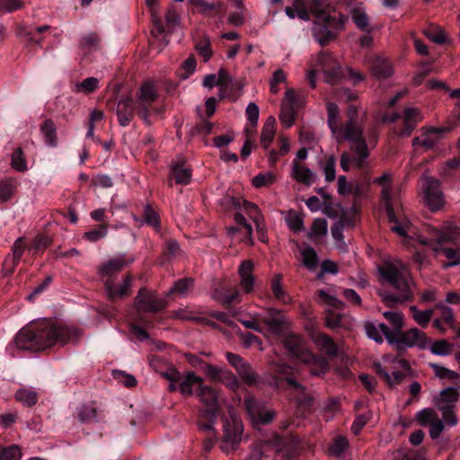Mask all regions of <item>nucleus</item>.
Wrapping results in <instances>:
<instances>
[{
  "label": "nucleus",
  "mask_w": 460,
  "mask_h": 460,
  "mask_svg": "<svg viewBox=\"0 0 460 460\" xmlns=\"http://www.w3.org/2000/svg\"><path fill=\"white\" fill-rule=\"evenodd\" d=\"M81 333L56 320L43 318L22 328L15 336L18 349L33 352L43 351L54 346L63 347L75 341Z\"/></svg>",
  "instance_id": "1"
},
{
  "label": "nucleus",
  "mask_w": 460,
  "mask_h": 460,
  "mask_svg": "<svg viewBox=\"0 0 460 460\" xmlns=\"http://www.w3.org/2000/svg\"><path fill=\"white\" fill-rule=\"evenodd\" d=\"M380 277L397 292L383 291L379 293L382 301L393 308L398 304L411 302L414 294L411 289V278L405 265L399 261H385L378 266Z\"/></svg>",
  "instance_id": "2"
},
{
  "label": "nucleus",
  "mask_w": 460,
  "mask_h": 460,
  "mask_svg": "<svg viewBox=\"0 0 460 460\" xmlns=\"http://www.w3.org/2000/svg\"><path fill=\"white\" fill-rule=\"evenodd\" d=\"M135 261L134 257H127L125 254L110 259L98 267V275L103 283L108 299L114 303L130 295L133 276L127 273L118 279L119 273Z\"/></svg>",
  "instance_id": "3"
},
{
  "label": "nucleus",
  "mask_w": 460,
  "mask_h": 460,
  "mask_svg": "<svg viewBox=\"0 0 460 460\" xmlns=\"http://www.w3.org/2000/svg\"><path fill=\"white\" fill-rule=\"evenodd\" d=\"M158 93L153 82L146 81L137 93V100L131 97L121 98L117 105V117L120 126L129 125L135 116V111L143 121L151 125L150 119L152 104L157 100Z\"/></svg>",
  "instance_id": "4"
},
{
  "label": "nucleus",
  "mask_w": 460,
  "mask_h": 460,
  "mask_svg": "<svg viewBox=\"0 0 460 460\" xmlns=\"http://www.w3.org/2000/svg\"><path fill=\"white\" fill-rule=\"evenodd\" d=\"M310 10L319 28L314 29L318 43L324 47L336 38L337 32L344 29L348 16L336 12L329 0H312Z\"/></svg>",
  "instance_id": "5"
},
{
  "label": "nucleus",
  "mask_w": 460,
  "mask_h": 460,
  "mask_svg": "<svg viewBox=\"0 0 460 460\" xmlns=\"http://www.w3.org/2000/svg\"><path fill=\"white\" fill-rule=\"evenodd\" d=\"M136 303L137 304L136 320L138 323H132L130 331L140 341H145L149 338V335L144 327H153L155 323L162 321L156 314L162 312L167 306V301L164 298L155 297L146 288H141L136 297Z\"/></svg>",
  "instance_id": "6"
},
{
  "label": "nucleus",
  "mask_w": 460,
  "mask_h": 460,
  "mask_svg": "<svg viewBox=\"0 0 460 460\" xmlns=\"http://www.w3.org/2000/svg\"><path fill=\"white\" fill-rule=\"evenodd\" d=\"M375 182L383 186L381 199L385 204L389 223L394 224L391 226L392 231L402 237H407L411 224L400 211V208H402L401 203L393 196L391 175L385 173L381 177L376 178Z\"/></svg>",
  "instance_id": "7"
},
{
  "label": "nucleus",
  "mask_w": 460,
  "mask_h": 460,
  "mask_svg": "<svg viewBox=\"0 0 460 460\" xmlns=\"http://www.w3.org/2000/svg\"><path fill=\"white\" fill-rule=\"evenodd\" d=\"M352 128L351 121H349L345 137L340 138V137H337L338 143L344 140L351 143L350 151L352 155L344 151L341 155V167L344 172H349L351 164L358 170L364 169L367 164V160L370 155L364 131H356Z\"/></svg>",
  "instance_id": "8"
},
{
  "label": "nucleus",
  "mask_w": 460,
  "mask_h": 460,
  "mask_svg": "<svg viewBox=\"0 0 460 460\" xmlns=\"http://www.w3.org/2000/svg\"><path fill=\"white\" fill-rule=\"evenodd\" d=\"M460 238V228L455 226H447L444 231L436 230L437 246L434 251L439 256H444L443 269H448L460 264V248L455 245Z\"/></svg>",
  "instance_id": "9"
},
{
  "label": "nucleus",
  "mask_w": 460,
  "mask_h": 460,
  "mask_svg": "<svg viewBox=\"0 0 460 460\" xmlns=\"http://www.w3.org/2000/svg\"><path fill=\"white\" fill-rule=\"evenodd\" d=\"M327 113H328V127L331 129L332 135L344 138L347 127L349 121H351L352 128L356 131H364L363 127L359 123L358 107L354 104H350L347 110V121L344 125H340V109L339 106L334 103L327 102Z\"/></svg>",
  "instance_id": "10"
},
{
  "label": "nucleus",
  "mask_w": 460,
  "mask_h": 460,
  "mask_svg": "<svg viewBox=\"0 0 460 460\" xmlns=\"http://www.w3.org/2000/svg\"><path fill=\"white\" fill-rule=\"evenodd\" d=\"M272 384L277 389H291L304 396L303 403L306 406L313 404V398L305 394V388L298 383L294 375V369L286 364L278 365L274 368Z\"/></svg>",
  "instance_id": "11"
},
{
  "label": "nucleus",
  "mask_w": 460,
  "mask_h": 460,
  "mask_svg": "<svg viewBox=\"0 0 460 460\" xmlns=\"http://www.w3.org/2000/svg\"><path fill=\"white\" fill-rule=\"evenodd\" d=\"M429 342L430 340L422 331L411 328L406 332L402 329L396 331L390 345L394 346L398 355L402 357L407 348L416 346L420 349H425Z\"/></svg>",
  "instance_id": "12"
},
{
  "label": "nucleus",
  "mask_w": 460,
  "mask_h": 460,
  "mask_svg": "<svg viewBox=\"0 0 460 460\" xmlns=\"http://www.w3.org/2000/svg\"><path fill=\"white\" fill-rule=\"evenodd\" d=\"M243 425L241 420L235 416L226 419L223 423V437L220 448L229 454L238 449L243 439Z\"/></svg>",
  "instance_id": "13"
},
{
  "label": "nucleus",
  "mask_w": 460,
  "mask_h": 460,
  "mask_svg": "<svg viewBox=\"0 0 460 460\" xmlns=\"http://www.w3.org/2000/svg\"><path fill=\"white\" fill-rule=\"evenodd\" d=\"M244 407L254 427L271 423L276 417V411L268 409L264 402L259 401L253 394H247L244 397Z\"/></svg>",
  "instance_id": "14"
},
{
  "label": "nucleus",
  "mask_w": 460,
  "mask_h": 460,
  "mask_svg": "<svg viewBox=\"0 0 460 460\" xmlns=\"http://www.w3.org/2000/svg\"><path fill=\"white\" fill-rule=\"evenodd\" d=\"M226 358L246 385L258 386L261 383V376L245 358L233 352H226Z\"/></svg>",
  "instance_id": "15"
},
{
  "label": "nucleus",
  "mask_w": 460,
  "mask_h": 460,
  "mask_svg": "<svg viewBox=\"0 0 460 460\" xmlns=\"http://www.w3.org/2000/svg\"><path fill=\"white\" fill-rule=\"evenodd\" d=\"M261 321L264 327V333L269 332L271 334L281 336L287 327V320L283 311L276 308H268L261 315Z\"/></svg>",
  "instance_id": "16"
},
{
  "label": "nucleus",
  "mask_w": 460,
  "mask_h": 460,
  "mask_svg": "<svg viewBox=\"0 0 460 460\" xmlns=\"http://www.w3.org/2000/svg\"><path fill=\"white\" fill-rule=\"evenodd\" d=\"M423 190L425 202L432 212L443 208L445 199L438 180L434 178L426 179Z\"/></svg>",
  "instance_id": "17"
},
{
  "label": "nucleus",
  "mask_w": 460,
  "mask_h": 460,
  "mask_svg": "<svg viewBox=\"0 0 460 460\" xmlns=\"http://www.w3.org/2000/svg\"><path fill=\"white\" fill-rule=\"evenodd\" d=\"M367 65L371 75L377 80L391 77L394 72L390 60L381 55H372L367 58Z\"/></svg>",
  "instance_id": "18"
},
{
  "label": "nucleus",
  "mask_w": 460,
  "mask_h": 460,
  "mask_svg": "<svg viewBox=\"0 0 460 460\" xmlns=\"http://www.w3.org/2000/svg\"><path fill=\"white\" fill-rule=\"evenodd\" d=\"M447 129L445 128L431 127L412 138V146L415 150L422 147L425 151L433 149L438 141L444 137Z\"/></svg>",
  "instance_id": "19"
},
{
  "label": "nucleus",
  "mask_w": 460,
  "mask_h": 460,
  "mask_svg": "<svg viewBox=\"0 0 460 460\" xmlns=\"http://www.w3.org/2000/svg\"><path fill=\"white\" fill-rule=\"evenodd\" d=\"M283 343L289 356L297 360L307 361L308 358H314V355L305 349L302 339L297 335H288Z\"/></svg>",
  "instance_id": "20"
},
{
  "label": "nucleus",
  "mask_w": 460,
  "mask_h": 460,
  "mask_svg": "<svg viewBox=\"0 0 460 460\" xmlns=\"http://www.w3.org/2000/svg\"><path fill=\"white\" fill-rule=\"evenodd\" d=\"M99 37L96 33L91 32L81 37L79 41V52L82 61L90 63L91 55L99 48Z\"/></svg>",
  "instance_id": "21"
},
{
  "label": "nucleus",
  "mask_w": 460,
  "mask_h": 460,
  "mask_svg": "<svg viewBox=\"0 0 460 460\" xmlns=\"http://www.w3.org/2000/svg\"><path fill=\"white\" fill-rule=\"evenodd\" d=\"M287 102L281 106L279 119L286 127H291L294 124L296 111V96L292 89L286 92Z\"/></svg>",
  "instance_id": "22"
},
{
  "label": "nucleus",
  "mask_w": 460,
  "mask_h": 460,
  "mask_svg": "<svg viewBox=\"0 0 460 460\" xmlns=\"http://www.w3.org/2000/svg\"><path fill=\"white\" fill-rule=\"evenodd\" d=\"M203 383V378L194 372H188L184 376L181 374L179 380V391L185 397L191 396L194 394V391L197 392Z\"/></svg>",
  "instance_id": "23"
},
{
  "label": "nucleus",
  "mask_w": 460,
  "mask_h": 460,
  "mask_svg": "<svg viewBox=\"0 0 460 460\" xmlns=\"http://www.w3.org/2000/svg\"><path fill=\"white\" fill-rule=\"evenodd\" d=\"M272 444L278 448L286 459H293L296 455V441L288 439L285 436L274 433L272 436Z\"/></svg>",
  "instance_id": "24"
},
{
  "label": "nucleus",
  "mask_w": 460,
  "mask_h": 460,
  "mask_svg": "<svg viewBox=\"0 0 460 460\" xmlns=\"http://www.w3.org/2000/svg\"><path fill=\"white\" fill-rule=\"evenodd\" d=\"M219 407H207L200 411L197 425L200 431L216 430L215 425L217 423Z\"/></svg>",
  "instance_id": "25"
},
{
  "label": "nucleus",
  "mask_w": 460,
  "mask_h": 460,
  "mask_svg": "<svg viewBox=\"0 0 460 460\" xmlns=\"http://www.w3.org/2000/svg\"><path fill=\"white\" fill-rule=\"evenodd\" d=\"M352 22L361 31L370 34L374 28L370 25V18L362 7V3L350 10Z\"/></svg>",
  "instance_id": "26"
},
{
  "label": "nucleus",
  "mask_w": 460,
  "mask_h": 460,
  "mask_svg": "<svg viewBox=\"0 0 460 460\" xmlns=\"http://www.w3.org/2000/svg\"><path fill=\"white\" fill-rule=\"evenodd\" d=\"M191 175V170L185 166L184 162H177L170 166V176L174 179L177 184H189Z\"/></svg>",
  "instance_id": "27"
},
{
  "label": "nucleus",
  "mask_w": 460,
  "mask_h": 460,
  "mask_svg": "<svg viewBox=\"0 0 460 460\" xmlns=\"http://www.w3.org/2000/svg\"><path fill=\"white\" fill-rule=\"evenodd\" d=\"M50 28L49 25L38 26L33 30L22 27L19 28L17 34L31 45H40L42 40V34L49 31Z\"/></svg>",
  "instance_id": "28"
},
{
  "label": "nucleus",
  "mask_w": 460,
  "mask_h": 460,
  "mask_svg": "<svg viewBox=\"0 0 460 460\" xmlns=\"http://www.w3.org/2000/svg\"><path fill=\"white\" fill-rule=\"evenodd\" d=\"M253 263L251 261H244L239 267V275L241 278V287L245 293H250L253 289L254 278L252 274Z\"/></svg>",
  "instance_id": "29"
},
{
  "label": "nucleus",
  "mask_w": 460,
  "mask_h": 460,
  "mask_svg": "<svg viewBox=\"0 0 460 460\" xmlns=\"http://www.w3.org/2000/svg\"><path fill=\"white\" fill-rule=\"evenodd\" d=\"M194 287V279L190 277L177 279L173 286L167 291L166 296L169 297H183Z\"/></svg>",
  "instance_id": "30"
},
{
  "label": "nucleus",
  "mask_w": 460,
  "mask_h": 460,
  "mask_svg": "<svg viewBox=\"0 0 460 460\" xmlns=\"http://www.w3.org/2000/svg\"><path fill=\"white\" fill-rule=\"evenodd\" d=\"M323 353L329 358H334L339 355L338 346L331 336L326 333H319L314 340Z\"/></svg>",
  "instance_id": "31"
},
{
  "label": "nucleus",
  "mask_w": 460,
  "mask_h": 460,
  "mask_svg": "<svg viewBox=\"0 0 460 460\" xmlns=\"http://www.w3.org/2000/svg\"><path fill=\"white\" fill-rule=\"evenodd\" d=\"M275 124V118L270 116L263 125L260 142L264 150H268L273 142L276 134Z\"/></svg>",
  "instance_id": "32"
},
{
  "label": "nucleus",
  "mask_w": 460,
  "mask_h": 460,
  "mask_svg": "<svg viewBox=\"0 0 460 460\" xmlns=\"http://www.w3.org/2000/svg\"><path fill=\"white\" fill-rule=\"evenodd\" d=\"M376 374L382 378L389 386L400 385L405 377V375L401 371H394L390 375L380 363L374 364Z\"/></svg>",
  "instance_id": "33"
},
{
  "label": "nucleus",
  "mask_w": 460,
  "mask_h": 460,
  "mask_svg": "<svg viewBox=\"0 0 460 460\" xmlns=\"http://www.w3.org/2000/svg\"><path fill=\"white\" fill-rule=\"evenodd\" d=\"M52 239L45 234H38L29 244L27 251L33 257L40 256L43 252L51 245Z\"/></svg>",
  "instance_id": "34"
},
{
  "label": "nucleus",
  "mask_w": 460,
  "mask_h": 460,
  "mask_svg": "<svg viewBox=\"0 0 460 460\" xmlns=\"http://www.w3.org/2000/svg\"><path fill=\"white\" fill-rule=\"evenodd\" d=\"M40 131L47 146L56 147L58 146L57 127L51 119H47L40 125Z\"/></svg>",
  "instance_id": "35"
},
{
  "label": "nucleus",
  "mask_w": 460,
  "mask_h": 460,
  "mask_svg": "<svg viewBox=\"0 0 460 460\" xmlns=\"http://www.w3.org/2000/svg\"><path fill=\"white\" fill-rule=\"evenodd\" d=\"M261 315L257 314L251 316L248 319L243 318L242 313L239 310L233 311V316L240 322L245 328L253 330L260 333H264V327L261 321Z\"/></svg>",
  "instance_id": "36"
},
{
  "label": "nucleus",
  "mask_w": 460,
  "mask_h": 460,
  "mask_svg": "<svg viewBox=\"0 0 460 460\" xmlns=\"http://www.w3.org/2000/svg\"><path fill=\"white\" fill-rule=\"evenodd\" d=\"M15 399L26 407H32L38 402V393L33 387H21L15 392Z\"/></svg>",
  "instance_id": "37"
},
{
  "label": "nucleus",
  "mask_w": 460,
  "mask_h": 460,
  "mask_svg": "<svg viewBox=\"0 0 460 460\" xmlns=\"http://www.w3.org/2000/svg\"><path fill=\"white\" fill-rule=\"evenodd\" d=\"M196 394L207 407H219L217 392L210 386L204 385V383Z\"/></svg>",
  "instance_id": "38"
},
{
  "label": "nucleus",
  "mask_w": 460,
  "mask_h": 460,
  "mask_svg": "<svg viewBox=\"0 0 460 460\" xmlns=\"http://www.w3.org/2000/svg\"><path fill=\"white\" fill-rule=\"evenodd\" d=\"M18 181L15 178L9 177L0 181V202L5 203L10 200L17 189Z\"/></svg>",
  "instance_id": "39"
},
{
  "label": "nucleus",
  "mask_w": 460,
  "mask_h": 460,
  "mask_svg": "<svg viewBox=\"0 0 460 460\" xmlns=\"http://www.w3.org/2000/svg\"><path fill=\"white\" fill-rule=\"evenodd\" d=\"M293 176L301 183L310 185L314 178V172L306 166L300 165L297 161L293 160Z\"/></svg>",
  "instance_id": "40"
},
{
  "label": "nucleus",
  "mask_w": 460,
  "mask_h": 460,
  "mask_svg": "<svg viewBox=\"0 0 460 460\" xmlns=\"http://www.w3.org/2000/svg\"><path fill=\"white\" fill-rule=\"evenodd\" d=\"M243 208L249 217L254 222L257 230L259 232H262L263 216L258 206L251 201L243 200Z\"/></svg>",
  "instance_id": "41"
},
{
  "label": "nucleus",
  "mask_w": 460,
  "mask_h": 460,
  "mask_svg": "<svg viewBox=\"0 0 460 460\" xmlns=\"http://www.w3.org/2000/svg\"><path fill=\"white\" fill-rule=\"evenodd\" d=\"M349 443L347 438L337 436L328 447L329 455L341 458L349 447Z\"/></svg>",
  "instance_id": "42"
},
{
  "label": "nucleus",
  "mask_w": 460,
  "mask_h": 460,
  "mask_svg": "<svg viewBox=\"0 0 460 460\" xmlns=\"http://www.w3.org/2000/svg\"><path fill=\"white\" fill-rule=\"evenodd\" d=\"M282 276L281 275H276L272 280H271V290L276 297L279 302L282 304H288L291 300L288 294L283 289L282 284H281Z\"/></svg>",
  "instance_id": "43"
},
{
  "label": "nucleus",
  "mask_w": 460,
  "mask_h": 460,
  "mask_svg": "<svg viewBox=\"0 0 460 460\" xmlns=\"http://www.w3.org/2000/svg\"><path fill=\"white\" fill-rule=\"evenodd\" d=\"M180 252L181 248L177 241H167L161 255V263L164 264L171 261L173 258L178 256Z\"/></svg>",
  "instance_id": "44"
},
{
  "label": "nucleus",
  "mask_w": 460,
  "mask_h": 460,
  "mask_svg": "<svg viewBox=\"0 0 460 460\" xmlns=\"http://www.w3.org/2000/svg\"><path fill=\"white\" fill-rule=\"evenodd\" d=\"M180 15L175 7L173 5L169 6L165 13V25L164 24V32L162 35H164L166 32L171 34L180 24Z\"/></svg>",
  "instance_id": "45"
},
{
  "label": "nucleus",
  "mask_w": 460,
  "mask_h": 460,
  "mask_svg": "<svg viewBox=\"0 0 460 460\" xmlns=\"http://www.w3.org/2000/svg\"><path fill=\"white\" fill-rule=\"evenodd\" d=\"M146 4L151 13V20L155 30L157 34H163L164 32V27L156 9L157 0H146Z\"/></svg>",
  "instance_id": "46"
},
{
  "label": "nucleus",
  "mask_w": 460,
  "mask_h": 460,
  "mask_svg": "<svg viewBox=\"0 0 460 460\" xmlns=\"http://www.w3.org/2000/svg\"><path fill=\"white\" fill-rule=\"evenodd\" d=\"M410 310L415 322L423 328L428 326L434 313L433 309L420 311L415 305H411Z\"/></svg>",
  "instance_id": "47"
},
{
  "label": "nucleus",
  "mask_w": 460,
  "mask_h": 460,
  "mask_svg": "<svg viewBox=\"0 0 460 460\" xmlns=\"http://www.w3.org/2000/svg\"><path fill=\"white\" fill-rule=\"evenodd\" d=\"M143 222L154 228L160 226V216L151 204H146L143 210Z\"/></svg>",
  "instance_id": "48"
},
{
  "label": "nucleus",
  "mask_w": 460,
  "mask_h": 460,
  "mask_svg": "<svg viewBox=\"0 0 460 460\" xmlns=\"http://www.w3.org/2000/svg\"><path fill=\"white\" fill-rule=\"evenodd\" d=\"M221 375L218 381H221L230 390L237 392L241 388L242 383L240 379L232 371L223 370Z\"/></svg>",
  "instance_id": "49"
},
{
  "label": "nucleus",
  "mask_w": 460,
  "mask_h": 460,
  "mask_svg": "<svg viewBox=\"0 0 460 460\" xmlns=\"http://www.w3.org/2000/svg\"><path fill=\"white\" fill-rule=\"evenodd\" d=\"M325 80L331 84H337L343 76V69L340 64L335 63L332 67L323 66Z\"/></svg>",
  "instance_id": "50"
},
{
  "label": "nucleus",
  "mask_w": 460,
  "mask_h": 460,
  "mask_svg": "<svg viewBox=\"0 0 460 460\" xmlns=\"http://www.w3.org/2000/svg\"><path fill=\"white\" fill-rule=\"evenodd\" d=\"M108 227L109 224L98 225L93 229H90L89 231L85 232L84 234V237L92 243L97 242L107 236Z\"/></svg>",
  "instance_id": "51"
},
{
  "label": "nucleus",
  "mask_w": 460,
  "mask_h": 460,
  "mask_svg": "<svg viewBox=\"0 0 460 460\" xmlns=\"http://www.w3.org/2000/svg\"><path fill=\"white\" fill-rule=\"evenodd\" d=\"M303 262L309 270H314L319 263L316 252L311 246L305 248L302 252Z\"/></svg>",
  "instance_id": "52"
},
{
  "label": "nucleus",
  "mask_w": 460,
  "mask_h": 460,
  "mask_svg": "<svg viewBox=\"0 0 460 460\" xmlns=\"http://www.w3.org/2000/svg\"><path fill=\"white\" fill-rule=\"evenodd\" d=\"M79 420L84 423L96 422L100 419V415L96 408L84 405L78 411Z\"/></svg>",
  "instance_id": "53"
},
{
  "label": "nucleus",
  "mask_w": 460,
  "mask_h": 460,
  "mask_svg": "<svg viewBox=\"0 0 460 460\" xmlns=\"http://www.w3.org/2000/svg\"><path fill=\"white\" fill-rule=\"evenodd\" d=\"M178 318L187 321H192L198 323L210 326L214 329H218V324L216 322L207 317L195 316L192 312L182 311L178 314Z\"/></svg>",
  "instance_id": "54"
},
{
  "label": "nucleus",
  "mask_w": 460,
  "mask_h": 460,
  "mask_svg": "<svg viewBox=\"0 0 460 460\" xmlns=\"http://www.w3.org/2000/svg\"><path fill=\"white\" fill-rule=\"evenodd\" d=\"M439 396V405H450L451 407H455V403L459 397V393L456 388L448 387L441 391Z\"/></svg>",
  "instance_id": "55"
},
{
  "label": "nucleus",
  "mask_w": 460,
  "mask_h": 460,
  "mask_svg": "<svg viewBox=\"0 0 460 460\" xmlns=\"http://www.w3.org/2000/svg\"><path fill=\"white\" fill-rule=\"evenodd\" d=\"M195 49L203 58L204 62L209 60L212 57L213 51L211 43L208 38L203 37L195 43Z\"/></svg>",
  "instance_id": "56"
},
{
  "label": "nucleus",
  "mask_w": 460,
  "mask_h": 460,
  "mask_svg": "<svg viewBox=\"0 0 460 460\" xmlns=\"http://www.w3.org/2000/svg\"><path fill=\"white\" fill-rule=\"evenodd\" d=\"M22 452L18 446L4 447L0 445V460H20Z\"/></svg>",
  "instance_id": "57"
},
{
  "label": "nucleus",
  "mask_w": 460,
  "mask_h": 460,
  "mask_svg": "<svg viewBox=\"0 0 460 460\" xmlns=\"http://www.w3.org/2000/svg\"><path fill=\"white\" fill-rule=\"evenodd\" d=\"M318 298L325 303L326 305L332 306V308L342 310L344 308V303L338 299L336 296L328 294L325 290L320 289L317 291Z\"/></svg>",
  "instance_id": "58"
},
{
  "label": "nucleus",
  "mask_w": 460,
  "mask_h": 460,
  "mask_svg": "<svg viewBox=\"0 0 460 460\" xmlns=\"http://www.w3.org/2000/svg\"><path fill=\"white\" fill-rule=\"evenodd\" d=\"M12 167L18 172H24L27 170V163L21 147L16 148L11 158Z\"/></svg>",
  "instance_id": "59"
},
{
  "label": "nucleus",
  "mask_w": 460,
  "mask_h": 460,
  "mask_svg": "<svg viewBox=\"0 0 460 460\" xmlns=\"http://www.w3.org/2000/svg\"><path fill=\"white\" fill-rule=\"evenodd\" d=\"M327 221L325 218H316L313 221L312 231L308 237L314 240V237L323 236L327 234Z\"/></svg>",
  "instance_id": "60"
},
{
  "label": "nucleus",
  "mask_w": 460,
  "mask_h": 460,
  "mask_svg": "<svg viewBox=\"0 0 460 460\" xmlns=\"http://www.w3.org/2000/svg\"><path fill=\"white\" fill-rule=\"evenodd\" d=\"M241 301V293L238 288H234L233 289H229L223 294V305L231 311L234 310L232 308V305Z\"/></svg>",
  "instance_id": "61"
},
{
  "label": "nucleus",
  "mask_w": 460,
  "mask_h": 460,
  "mask_svg": "<svg viewBox=\"0 0 460 460\" xmlns=\"http://www.w3.org/2000/svg\"><path fill=\"white\" fill-rule=\"evenodd\" d=\"M425 35L438 44L446 43V34L440 26H430L425 31Z\"/></svg>",
  "instance_id": "62"
},
{
  "label": "nucleus",
  "mask_w": 460,
  "mask_h": 460,
  "mask_svg": "<svg viewBox=\"0 0 460 460\" xmlns=\"http://www.w3.org/2000/svg\"><path fill=\"white\" fill-rule=\"evenodd\" d=\"M276 181V176L273 172H268L265 173H259L252 178V185L255 188H261L270 186Z\"/></svg>",
  "instance_id": "63"
},
{
  "label": "nucleus",
  "mask_w": 460,
  "mask_h": 460,
  "mask_svg": "<svg viewBox=\"0 0 460 460\" xmlns=\"http://www.w3.org/2000/svg\"><path fill=\"white\" fill-rule=\"evenodd\" d=\"M393 329L396 332L403 327V314L401 312L387 311L383 314Z\"/></svg>",
  "instance_id": "64"
}]
</instances>
